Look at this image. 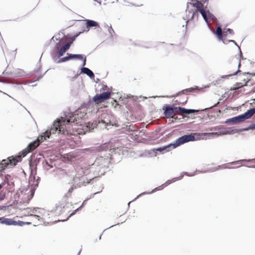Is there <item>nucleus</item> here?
I'll list each match as a JSON object with an SVG mask.
<instances>
[{
    "label": "nucleus",
    "mask_w": 255,
    "mask_h": 255,
    "mask_svg": "<svg viewBox=\"0 0 255 255\" xmlns=\"http://www.w3.org/2000/svg\"><path fill=\"white\" fill-rule=\"evenodd\" d=\"M65 123L66 120L64 118H61V120L55 121L50 130L46 131L42 135H40L41 139L45 140L47 138H49L52 133L54 134L56 132L64 134H72L73 130L71 129L70 127H67L68 125H66Z\"/></svg>",
    "instance_id": "1"
},
{
    "label": "nucleus",
    "mask_w": 255,
    "mask_h": 255,
    "mask_svg": "<svg viewBox=\"0 0 255 255\" xmlns=\"http://www.w3.org/2000/svg\"><path fill=\"white\" fill-rule=\"evenodd\" d=\"M195 133H191L189 135H184L177 138L174 143H170L166 146L155 148L153 149V151H158L161 152H167L170 150L169 148L172 147L173 148H175L186 142L189 141H192L195 140L194 134Z\"/></svg>",
    "instance_id": "2"
},
{
    "label": "nucleus",
    "mask_w": 255,
    "mask_h": 255,
    "mask_svg": "<svg viewBox=\"0 0 255 255\" xmlns=\"http://www.w3.org/2000/svg\"><path fill=\"white\" fill-rule=\"evenodd\" d=\"M207 1V0H192L193 2L188 3V4H190L193 7H196L197 10L195 11L193 10H186V17L184 18L185 20H187V23L189 22L190 21L193 20L194 18H196V20L198 19L199 15L198 11L204 9V3Z\"/></svg>",
    "instance_id": "3"
},
{
    "label": "nucleus",
    "mask_w": 255,
    "mask_h": 255,
    "mask_svg": "<svg viewBox=\"0 0 255 255\" xmlns=\"http://www.w3.org/2000/svg\"><path fill=\"white\" fill-rule=\"evenodd\" d=\"M163 110H164V116L167 118H173L176 115L179 114H190L191 113L198 112L199 111V110L186 109L180 107L173 108L172 107L168 105L164 106L163 107Z\"/></svg>",
    "instance_id": "4"
},
{
    "label": "nucleus",
    "mask_w": 255,
    "mask_h": 255,
    "mask_svg": "<svg viewBox=\"0 0 255 255\" xmlns=\"http://www.w3.org/2000/svg\"><path fill=\"white\" fill-rule=\"evenodd\" d=\"M255 114V108L250 109L245 113L243 115L239 116L232 119H228L226 123H232L233 124H237L244 121L245 120L249 119L251 118Z\"/></svg>",
    "instance_id": "5"
},
{
    "label": "nucleus",
    "mask_w": 255,
    "mask_h": 255,
    "mask_svg": "<svg viewBox=\"0 0 255 255\" xmlns=\"http://www.w3.org/2000/svg\"><path fill=\"white\" fill-rule=\"evenodd\" d=\"M21 161V156H11L7 159H3L0 163V171L4 170L8 165L15 166L18 162Z\"/></svg>",
    "instance_id": "6"
},
{
    "label": "nucleus",
    "mask_w": 255,
    "mask_h": 255,
    "mask_svg": "<svg viewBox=\"0 0 255 255\" xmlns=\"http://www.w3.org/2000/svg\"><path fill=\"white\" fill-rule=\"evenodd\" d=\"M65 120V124L68 125L67 127H70V128L73 130V132L77 129L76 128H73V126L82 125V118L79 116V113L73 114L68 120Z\"/></svg>",
    "instance_id": "7"
},
{
    "label": "nucleus",
    "mask_w": 255,
    "mask_h": 255,
    "mask_svg": "<svg viewBox=\"0 0 255 255\" xmlns=\"http://www.w3.org/2000/svg\"><path fill=\"white\" fill-rule=\"evenodd\" d=\"M111 92H106L101 94H97L93 97V101L96 104H99L110 98Z\"/></svg>",
    "instance_id": "8"
},
{
    "label": "nucleus",
    "mask_w": 255,
    "mask_h": 255,
    "mask_svg": "<svg viewBox=\"0 0 255 255\" xmlns=\"http://www.w3.org/2000/svg\"><path fill=\"white\" fill-rule=\"evenodd\" d=\"M110 163V160L107 158L100 157L95 160V164L102 168H108Z\"/></svg>",
    "instance_id": "9"
},
{
    "label": "nucleus",
    "mask_w": 255,
    "mask_h": 255,
    "mask_svg": "<svg viewBox=\"0 0 255 255\" xmlns=\"http://www.w3.org/2000/svg\"><path fill=\"white\" fill-rule=\"evenodd\" d=\"M43 140H41L40 136H39L35 141H34L33 142L29 144L27 146V148L31 152L34 150L39 145L40 143L42 142Z\"/></svg>",
    "instance_id": "10"
},
{
    "label": "nucleus",
    "mask_w": 255,
    "mask_h": 255,
    "mask_svg": "<svg viewBox=\"0 0 255 255\" xmlns=\"http://www.w3.org/2000/svg\"><path fill=\"white\" fill-rule=\"evenodd\" d=\"M72 43V42H69L67 43L64 46H63L59 50L58 56L59 57L62 56L65 52L69 49L70 47V45Z\"/></svg>",
    "instance_id": "11"
},
{
    "label": "nucleus",
    "mask_w": 255,
    "mask_h": 255,
    "mask_svg": "<svg viewBox=\"0 0 255 255\" xmlns=\"http://www.w3.org/2000/svg\"><path fill=\"white\" fill-rule=\"evenodd\" d=\"M199 12L202 14L204 20L208 23L209 22V19H211L213 16V15L209 11H206L205 9Z\"/></svg>",
    "instance_id": "12"
},
{
    "label": "nucleus",
    "mask_w": 255,
    "mask_h": 255,
    "mask_svg": "<svg viewBox=\"0 0 255 255\" xmlns=\"http://www.w3.org/2000/svg\"><path fill=\"white\" fill-rule=\"evenodd\" d=\"M70 59H71L72 58H76L79 60H83V66H84L86 65V57L84 56L83 55L81 54H69Z\"/></svg>",
    "instance_id": "13"
},
{
    "label": "nucleus",
    "mask_w": 255,
    "mask_h": 255,
    "mask_svg": "<svg viewBox=\"0 0 255 255\" xmlns=\"http://www.w3.org/2000/svg\"><path fill=\"white\" fill-rule=\"evenodd\" d=\"M2 222L7 225H19L20 226H22L23 224L22 222H19V223H17V222L14 221L12 219H5Z\"/></svg>",
    "instance_id": "14"
},
{
    "label": "nucleus",
    "mask_w": 255,
    "mask_h": 255,
    "mask_svg": "<svg viewBox=\"0 0 255 255\" xmlns=\"http://www.w3.org/2000/svg\"><path fill=\"white\" fill-rule=\"evenodd\" d=\"M81 71L82 72L87 74L90 78H93L94 77V74L93 72L88 68L83 67L81 69Z\"/></svg>",
    "instance_id": "15"
},
{
    "label": "nucleus",
    "mask_w": 255,
    "mask_h": 255,
    "mask_svg": "<svg viewBox=\"0 0 255 255\" xmlns=\"http://www.w3.org/2000/svg\"><path fill=\"white\" fill-rule=\"evenodd\" d=\"M219 40H222L224 36L223 32H222V28L220 27H218L215 32Z\"/></svg>",
    "instance_id": "16"
},
{
    "label": "nucleus",
    "mask_w": 255,
    "mask_h": 255,
    "mask_svg": "<svg viewBox=\"0 0 255 255\" xmlns=\"http://www.w3.org/2000/svg\"><path fill=\"white\" fill-rule=\"evenodd\" d=\"M88 169L81 167L77 170V173L79 176H82L85 174H87L88 171Z\"/></svg>",
    "instance_id": "17"
},
{
    "label": "nucleus",
    "mask_w": 255,
    "mask_h": 255,
    "mask_svg": "<svg viewBox=\"0 0 255 255\" xmlns=\"http://www.w3.org/2000/svg\"><path fill=\"white\" fill-rule=\"evenodd\" d=\"M97 126V122L95 123H90L89 122L86 126V128L88 129L89 130L91 129H93L94 128H96Z\"/></svg>",
    "instance_id": "18"
},
{
    "label": "nucleus",
    "mask_w": 255,
    "mask_h": 255,
    "mask_svg": "<svg viewBox=\"0 0 255 255\" xmlns=\"http://www.w3.org/2000/svg\"><path fill=\"white\" fill-rule=\"evenodd\" d=\"M98 23L97 22L92 20H87V27H94L98 26Z\"/></svg>",
    "instance_id": "19"
},
{
    "label": "nucleus",
    "mask_w": 255,
    "mask_h": 255,
    "mask_svg": "<svg viewBox=\"0 0 255 255\" xmlns=\"http://www.w3.org/2000/svg\"><path fill=\"white\" fill-rule=\"evenodd\" d=\"M86 202V200H85L82 205L79 207L78 208H77V209H76L73 212H72V213H71L69 216L67 218V219H66V220H68L70 217H71L72 215H73L74 214H75V213L78 211V210H79L80 209H81L82 208V207L84 206V204H85V203Z\"/></svg>",
    "instance_id": "20"
},
{
    "label": "nucleus",
    "mask_w": 255,
    "mask_h": 255,
    "mask_svg": "<svg viewBox=\"0 0 255 255\" xmlns=\"http://www.w3.org/2000/svg\"><path fill=\"white\" fill-rule=\"evenodd\" d=\"M30 150L27 148V147L25 149H24V150H23L21 152V154L20 155H18V156H21V157H24L26 155V154L30 152Z\"/></svg>",
    "instance_id": "21"
},
{
    "label": "nucleus",
    "mask_w": 255,
    "mask_h": 255,
    "mask_svg": "<svg viewBox=\"0 0 255 255\" xmlns=\"http://www.w3.org/2000/svg\"><path fill=\"white\" fill-rule=\"evenodd\" d=\"M68 54V56H66V57H63V58H60L59 60H58V63H60V62H65V61H66L67 60H70V57H69V54Z\"/></svg>",
    "instance_id": "22"
},
{
    "label": "nucleus",
    "mask_w": 255,
    "mask_h": 255,
    "mask_svg": "<svg viewBox=\"0 0 255 255\" xmlns=\"http://www.w3.org/2000/svg\"><path fill=\"white\" fill-rule=\"evenodd\" d=\"M62 209H63L64 210H65L66 209L63 204H59L56 207V210L57 211H61Z\"/></svg>",
    "instance_id": "23"
},
{
    "label": "nucleus",
    "mask_w": 255,
    "mask_h": 255,
    "mask_svg": "<svg viewBox=\"0 0 255 255\" xmlns=\"http://www.w3.org/2000/svg\"><path fill=\"white\" fill-rule=\"evenodd\" d=\"M226 29H224V31H223V34H224V36H226L227 35V32H228L230 34H234V31L233 30L230 29V28H228L227 29V30L226 31L225 30Z\"/></svg>",
    "instance_id": "24"
},
{
    "label": "nucleus",
    "mask_w": 255,
    "mask_h": 255,
    "mask_svg": "<svg viewBox=\"0 0 255 255\" xmlns=\"http://www.w3.org/2000/svg\"><path fill=\"white\" fill-rule=\"evenodd\" d=\"M76 188V186L73 185L71 187H70L68 190V193L71 194L73 190Z\"/></svg>",
    "instance_id": "25"
},
{
    "label": "nucleus",
    "mask_w": 255,
    "mask_h": 255,
    "mask_svg": "<svg viewBox=\"0 0 255 255\" xmlns=\"http://www.w3.org/2000/svg\"><path fill=\"white\" fill-rule=\"evenodd\" d=\"M244 81L245 84L240 83L239 85L240 87H242V86L246 85V83H247L248 81H246L245 80H244Z\"/></svg>",
    "instance_id": "26"
},
{
    "label": "nucleus",
    "mask_w": 255,
    "mask_h": 255,
    "mask_svg": "<svg viewBox=\"0 0 255 255\" xmlns=\"http://www.w3.org/2000/svg\"><path fill=\"white\" fill-rule=\"evenodd\" d=\"M248 161H251L252 162L254 163H255V158L252 159H249L247 160Z\"/></svg>",
    "instance_id": "27"
},
{
    "label": "nucleus",
    "mask_w": 255,
    "mask_h": 255,
    "mask_svg": "<svg viewBox=\"0 0 255 255\" xmlns=\"http://www.w3.org/2000/svg\"><path fill=\"white\" fill-rule=\"evenodd\" d=\"M90 181H91V179H90L89 181H87L86 182H85V181L83 182V185H86V184H88L90 182Z\"/></svg>",
    "instance_id": "28"
},
{
    "label": "nucleus",
    "mask_w": 255,
    "mask_h": 255,
    "mask_svg": "<svg viewBox=\"0 0 255 255\" xmlns=\"http://www.w3.org/2000/svg\"><path fill=\"white\" fill-rule=\"evenodd\" d=\"M31 216H32V217H34V218H39V216H37V215H31Z\"/></svg>",
    "instance_id": "29"
},
{
    "label": "nucleus",
    "mask_w": 255,
    "mask_h": 255,
    "mask_svg": "<svg viewBox=\"0 0 255 255\" xmlns=\"http://www.w3.org/2000/svg\"><path fill=\"white\" fill-rule=\"evenodd\" d=\"M210 134L218 135V134H217V132H215V133H214V132H212V133H211Z\"/></svg>",
    "instance_id": "30"
},
{
    "label": "nucleus",
    "mask_w": 255,
    "mask_h": 255,
    "mask_svg": "<svg viewBox=\"0 0 255 255\" xmlns=\"http://www.w3.org/2000/svg\"><path fill=\"white\" fill-rule=\"evenodd\" d=\"M245 161V160H238L237 162H236L237 163V162H239L240 161Z\"/></svg>",
    "instance_id": "31"
},
{
    "label": "nucleus",
    "mask_w": 255,
    "mask_h": 255,
    "mask_svg": "<svg viewBox=\"0 0 255 255\" xmlns=\"http://www.w3.org/2000/svg\"><path fill=\"white\" fill-rule=\"evenodd\" d=\"M131 130L134 131V130H135V129H134L131 128Z\"/></svg>",
    "instance_id": "32"
},
{
    "label": "nucleus",
    "mask_w": 255,
    "mask_h": 255,
    "mask_svg": "<svg viewBox=\"0 0 255 255\" xmlns=\"http://www.w3.org/2000/svg\"><path fill=\"white\" fill-rule=\"evenodd\" d=\"M236 73H237V72H235V73L234 74V75L236 74Z\"/></svg>",
    "instance_id": "33"
}]
</instances>
